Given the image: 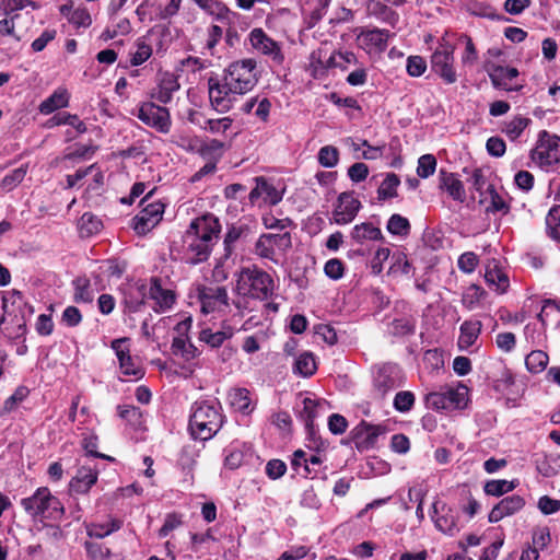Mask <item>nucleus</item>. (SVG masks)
Masks as SVG:
<instances>
[{
  "instance_id": "nucleus-1",
  "label": "nucleus",
  "mask_w": 560,
  "mask_h": 560,
  "mask_svg": "<svg viewBox=\"0 0 560 560\" xmlns=\"http://www.w3.org/2000/svg\"><path fill=\"white\" fill-rule=\"evenodd\" d=\"M221 224L211 213L196 218L183 236L184 259L190 265L206 261L219 240Z\"/></svg>"
},
{
  "instance_id": "nucleus-2",
  "label": "nucleus",
  "mask_w": 560,
  "mask_h": 560,
  "mask_svg": "<svg viewBox=\"0 0 560 560\" xmlns=\"http://www.w3.org/2000/svg\"><path fill=\"white\" fill-rule=\"evenodd\" d=\"M219 402L196 401L191 406L189 431L195 440L208 441L212 439L223 424Z\"/></svg>"
},
{
  "instance_id": "nucleus-3",
  "label": "nucleus",
  "mask_w": 560,
  "mask_h": 560,
  "mask_svg": "<svg viewBox=\"0 0 560 560\" xmlns=\"http://www.w3.org/2000/svg\"><path fill=\"white\" fill-rule=\"evenodd\" d=\"M236 291L240 295L268 300L273 293V280L269 273L256 266L246 267L237 275Z\"/></svg>"
},
{
  "instance_id": "nucleus-4",
  "label": "nucleus",
  "mask_w": 560,
  "mask_h": 560,
  "mask_svg": "<svg viewBox=\"0 0 560 560\" xmlns=\"http://www.w3.org/2000/svg\"><path fill=\"white\" fill-rule=\"evenodd\" d=\"M24 511L35 520H61L65 509L59 499L46 487L38 488L31 497L21 500Z\"/></svg>"
},
{
  "instance_id": "nucleus-5",
  "label": "nucleus",
  "mask_w": 560,
  "mask_h": 560,
  "mask_svg": "<svg viewBox=\"0 0 560 560\" xmlns=\"http://www.w3.org/2000/svg\"><path fill=\"white\" fill-rule=\"evenodd\" d=\"M224 75L229 84L234 88V92L242 95L255 88L259 79V70L256 60L248 58L232 62Z\"/></svg>"
},
{
  "instance_id": "nucleus-6",
  "label": "nucleus",
  "mask_w": 560,
  "mask_h": 560,
  "mask_svg": "<svg viewBox=\"0 0 560 560\" xmlns=\"http://www.w3.org/2000/svg\"><path fill=\"white\" fill-rule=\"evenodd\" d=\"M292 247V237L289 232L281 234L267 233L259 236L255 244V253L261 258L278 262L277 255H284Z\"/></svg>"
},
{
  "instance_id": "nucleus-7",
  "label": "nucleus",
  "mask_w": 560,
  "mask_h": 560,
  "mask_svg": "<svg viewBox=\"0 0 560 560\" xmlns=\"http://www.w3.org/2000/svg\"><path fill=\"white\" fill-rule=\"evenodd\" d=\"M151 192L148 194L142 200L143 208L132 219V228L139 235H144L154 229L162 220L164 213V203L161 201L148 202Z\"/></svg>"
},
{
  "instance_id": "nucleus-8",
  "label": "nucleus",
  "mask_w": 560,
  "mask_h": 560,
  "mask_svg": "<svg viewBox=\"0 0 560 560\" xmlns=\"http://www.w3.org/2000/svg\"><path fill=\"white\" fill-rule=\"evenodd\" d=\"M530 156L540 166L558 163L560 161V137L550 135L546 130L541 131Z\"/></svg>"
},
{
  "instance_id": "nucleus-9",
  "label": "nucleus",
  "mask_w": 560,
  "mask_h": 560,
  "mask_svg": "<svg viewBox=\"0 0 560 560\" xmlns=\"http://www.w3.org/2000/svg\"><path fill=\"white\" fill-rule=\"evenodd\" d=\"M208 93L211 106L219 113L229 112L235 100L234 88L229 84V80L224 75L221 82L218 78H209L208 80Z\"/></svg>"
},
{
  "instance_id": "nucleus-10",
  "label": "nucleus",
  "mask_w": 560,
  "mask_h": 560,
  "mask_svg": "<svg viewBox=\"0 0 560 560\" xmlns=\"http://www.w3.org/2000/svg\"><path fill=\"white\" fill-rule=\"evenodd\" d=\"M137 117L143 124L161 133H168L171 130L172 120L168 109L153 102L141 104Z\"/></svg>"
},
{
  "instance_id": "nucleus-11",
  "label": "nucleus",
  "mask_w": 560,
  "mask_h": 560,
  "mask_svg": "<svg viewBox=\"0 0 560 560\" xmlns=\"http://www.w3.org/2000/svg\"><path fill=\"white\" fill-rule=\"evenodd\" d=\"M197 295L205 314L223 312L229 307V294L225 287L200 285L197 289Z\"/></svg>"
},
{
  "instance_id": "nucleus-12",
  "label": "nucleus",
  "mask_w": 560,
  "mask_h": 560,
  "mask_svg": "<svg viewBox=\"0 0 560 560\" xmlns=\"http://www.w3.org/2000/svg\"><path fill=\"white\" fill-rule=\"evenodd\" d=\"M453 62L454 57L453 49L451 47H444L441 50H435L431 56L432 71H434L446 84H453L457 81Z\"/></svg>"
},
{
  "instance_id": "nucleus-13",
  "label": "nucleus",
  "mask_w": 560,
  "mask_h": 560,
  "mask_svg": "<svg viewBox=\"0 0 560 560\" xmlns=\"http://www.w3.org/2000/svg\"><path fill=\"white\" fill-rule=\"evenodd\" d=\"M360 208L361 202L355 198L353 191L341 192L332 212L335 222L340 225L352 222Z\"/></svg>"
},
{
  "instance_id": "nucleus-14",
  "label": "nucleus",
  "mask_w": 560,
  "mask_h": 560,
  "mask_svg": "<svg viewBox=\"0 0 560 560\" xmlns=\"http://www.w3.org/2000/svg\"><path fill=\"white\" fill-rule=\"evenodd\" d=\"M464 400V393L448 388L445 392H433L425 396V405L434 410L458 408Z\"/></svg>"
},
{
  "instance_id": "nucleus-15",
  "label": "nucleus",
  "mask_w": 560,
  "mask_h": 560,
  "mask_svg": "<svg viewBox=\"0 0 560 560\" xmlns=\"http://www.w3.org/2000/svg\"><path fill=\"white\" fill-rule=\"evenodd\" d=\"M180 89L177 77L168 71L156 74V86L151 92V97L162 104L172 101L173 94Z\"/></svg>"
},
{
  "instance_id": "nucleus-16",
  "label": "nucleus",
  "mask_w": 560,
  "mask_h": 560,
  "mask_svg": "<svg viewBox=\"0 0 560 560\" xmlns=\"http://www.w3.org/2000/svg\"><path fill=\"white\" fill-rule=\"evenodd\" d=\"M256 186L249 192V201L255 205L259 198L264 199L265 203L271 206L278 205L283 198V190L276 188L267 178L258 176L255 178Z\"/></svg>"
},
{
  "instance_id": "nucleus-17",
  "label": "nucleus",
  "mask_w": 560,
  "mask_h": 560,
  "mask_svg": "<svg viewBox=\"0 0 560 560\" xmlns=\"http://www.w3.org/2000/svg\"><path fill=\"white\" fill-rule=\"evenodd\" d=\"M249 42L256 50L271 57L276 62L281 63L283 61L279 45L268 37L261 28H254L249 33Z\"/></svg>"
},
{
  "instance_id": "nucleus-18",
  "label": "nucleus",
  "mask_w": 560,
  "mask_h": 560,
  "mask_svg": "<svg viewBox=\"0 0 560 560\" xmlns=\"http://www.w3.org/2000/svg\"><path fill=\"white\" fill-rule=\"evenodd\" d=\"M486 70L489 74L492 85L495 89L504 91H520L523 85H510L509 81L513 80L518 75L516 68L503 67L498 65L486 66Z\"/></svg>"
},
{
  "instance_id": "nucleus-19",
  "label": "nucleus",
  "mask_w": 560,
  "mask_h": 560,
  "mask_svg": "<svg viewBox=\"0 0 560 560\" xmlns=\"http://www.w3.org/2000/svg\"><path fill=\"white\" fill-rule=\"evenodd\" d=\"M525 505V500L518 494H512L502 499L493 506L489 513L488 520L490 523H498L505 516H510L518 512Z\"/></svg>"
},
{
  "instance_id": "nucleus-20",
  "label": "nucleus",
  "mask_w": 560,
  "mask_h": 560,
  "mask_svg": "<svg viewBox=\"0 0 560 560\" xmlns=\"http://www.w3.org/2000/svg\"><path fill=\"white\" fill-rule=\"evenodd\" d=\"M432 509L434 514L438 515L432 516V518L439 530L451 536L458 532L456 525V516L453 511L446 506L445 503L435 501L432 504Z\"/></svg>"
},
{
  "instance_id": "nucleus-21",
  "label": "nucleus",
  "mask_w": 560,
  "mask_h": 560,
  "mask_svg": "<svg viewBox=\"0 0 560 560\" xmlns=\"http://www.w3.org/2000/svg\"><path fill=\"white\" fill-rule=\"evenodd\" d=\"M112 348L118 358L122 374L132 375L137 380L143 376L142 370L136 366L131 360L129 349L127 348L126 345V339H115L112 342Z\"/></svg>"
},
{
  "instance_id": "nucleus-22",
  "label": "nucleus",
  "mask_w": 560,
  "mask_h": 560,
  "mask_svg": "<svg viewBox=\"0 0 560 560\" xmlns=\"http://www.w3.org/2000/svg\"><path fill=\"white\" fill-rule=\"evenodd\" d=\"M358 43L370 56H380L385 47L384 34L378 28L361 31Z\"/></svg>"
},
{
  "instance_id": "nucleus-23",
  "label": "nucleus",
  "mask_w": 560,
  "mask_h": 560,
  "mask_svg": "<svg viewBox=\"0 0 560 560\" xmlns=\"http://www.w3.org/2000/svg\"><path fill=\"white\" fill-rule=\"evenodd\" d=\"M302 407L298 406L296 411L300 420L304 423L310 436L315 434L314 419L318 416L319 401L310 397H304L301 401Z\"/></svg>"
},
{
  "instance_id": "nucleus-24",
  "label": "nucleus",
  "mask_w": 560,
  "mask_h": 560,
  "mask_svg": "<svg viewBox=\"0 0 560 560\" xmlns=\"http://www.w3.org/2000/svg\"><path fill=\"white\" fill-rule=\"evenodd\" d=\"M97 481V471L90 467H80L70 481V490L77 493H86Z\"/></svg>"
},
{
  "instance_id": "nucleus-25",
  "label": "nucleus",
  "mask_w": 560,
  "mask_h": 560,
  "mask_svg": "<svg viewBox=\"0 0 560 560\" xmlns=\"http://www.w3.org/2000/svg\"><path fill=\"white\" fill-rule=\"evenodd\" d=\"M149 296L159 306V311H165L170 308L175 302V295L171 290L163 289L159 278H152ZM158 311V308H155Z\"/></svg>"
},
{
  "instance_id": "nucleus-26",
  "label": "nucleus",
  "mask_w": 560,
  "mask_h": 560,
  "mask_svg": "<svg viewBox=\"0 0 560 560\" xmlns=\"http://www.w3.org/2000/svg\"><path fill=\"white\" fill-rule=\"evenodd\" d=\"M413 273V267L408 260L407 255L396 252L390 257V266L387 269V276L394 279L410 278Z\"/></svg>"
},
{
  "instance_id": "nucleus-27",
  "label": "nucleus",
  "mask_w": 560,
  "mask_h": 560,
  "mask_svg": "<svg viewBox=\"0 0 560 560\" xmlns=\"http://www.w3.org/2000/svg\"><path fill=\"white\" fill-rule=\"evenodd\" d=\"M70 95L63 88H59L54 93L44 100L38 107V110L43 115H49L57 109L65 108L69 105Z\"/></svg>"
},
{
  "instance_id": "nucleus-28",
  "label": "nucleus",
  "mask_w": 560,
  "mask_h": 560,
  "mask_svg": "<svg viewBox=\"0 0 560 560\" xmlns=\"http://www.w3.org/2000/svg\"><path fill=\"white\" fill-rule=\"evenodd\" d=\"M481 327L482 324L479 320H465L460 325L457 342L460 350H466L476 342L481 332Z\"/></svg>"
},
{
  "instance_id": "nucleus-29",
  "label": "nucleus",
  "mask_w": 560,
  "mask_h": 560,
  "mask_svg": "<svg viewBox=\"0 0 560 560\" xmlns=\"http://www.w3.org/2000/svg\"><path fill=\"white\" fill-rule=\"evenodd\" d=\"M351 237L357 243H363L365 241H378L383 238V233L380 226V222L374 224L373 222H363L353 226Z\"/></svg>"
},
{
  "instance_id": "nucleus-30",
  "label": "nucleus",
  "mask_w": 560,
  "mask_h": 560,
  "mask_svg": "<svg viewBox=\"0 0 560 560\" xmlns=\"http://www.w3.org/2000/svg\"><path fill=\"white\" fill-rule=\"evenodd\" d=\"M440 187L445 189L454 200L463 202L466 198L463 183L453 173L440 172Z\"/></svg>"
},
{
  "instance_id": "nucleus-31",
  "label": "nucleus",
  "mask_w": 560,
  "mask_h": 560,
  "mask_svg": "<svg viewBox=\"0 0 560 560\" xmlns=\"http://www.w3.org/2000/svg\"><path fill=\"white\" fill-rule=\"evenodd\" d=\"M355 438L358 440V444L364 448L374 447L377 442L380 434H382L383 429L381 425H373L362 421L359 427H357Z\"/></svg>"
},
{
  "instance_id": "nucleus-32",
  "label": "nucleus",
  "mask_w": 560,
  "mask_h": 560,
  "mask_svg": "<svg viewBox=\"0 0 560 560\" xmlns=\"http://www.w3.org/2000/svg\"><path fill=\"white\" fill-rule=\"evenodd\" d=\"M233 335V327L223 326L222 329L218 331H212L210 328L202 329L200 331L199 339L211 348H219L224 343L225 340L231 339Z\"/></svg>"
},
{
  "instance_id": "nucleus-33",
  "label": "nucleus",
  "mask_w": 560,
  "mask_h": 560,
  "mask_svg": "<svg viewBox=\"0 0 560 560\" xmlns=\"http://www.w3.org/2000/svg\"><path fill=\"white\" fill-rule=\"evenodd\" d=\"M205 13L219 22H231L233 12L219 0H205L199 7Z\"/></svg>"
},
{
  "instance_id": "nucleus-34",
  "label": "nucleus",
  "mask_w": 560,
  "mask_h": 560,
  "mask_svg": "<svg viewBox=\"0 0 560 560\" xmlns=\"http://www.w3.org/2000/svg\"><path fill=\"white\" fill-rule=\"evenodd\" d=\"M172 353L185 361H190L198 355V349L190 342L186 336H177L173 338L171 346Z\"/></svg>"
},
{
  "instance_id": "nucleus-35",
  "label": "nucleus",
  "mask_w": 560,
  "mask_h": 560,
  "mask_svg": "<svg viewBox=\"0 0 560 560\" xmlns=\"http://www.w3.org/2000/svg\"><path fill=\"white\" fill-rule=\"evenodd\" d=\"M74 289L73 301L75 303H92L94 300V291L91 282L86 277H78L72 281Z\"/></svg>"
},
{
  "instance_id": "nucleus-36",
  "label": "nucleus",
  "mask_w": 560,
  "mask_h": 560,
  "mask_svg": "<svg viewBox=\"0 0 560 560\" xmlns=\"http://www.w3.org/2000/svg\"><path fill=\"white\" fill-rule=\"evenodd\" d=\"M317 370L314 354L310 351L302 352L294 362L293 372L302 377L312 376Z\"/></svg>"
},
{
  "instance_id": "nucleus-37",
  "label": "nucleus",
  "mask_w": 560,
  "mask_h": 560,
  "mask_svg": "<svg viewBox=\"0 0 560 560\" xmlns=\"http://www.w3.org/2000/svg\"><path fill=\"white\" fill-rule=\"evenodd\" d=\"M410 230L409 220L400 214L395 213L387 220V232L393 235L405 238L410 234Z\"/></svg>"
},
{
  "instance_id": "nucleus-38",
  "label": "nucleus",
  "mask_w": 560,
  "mask_h": 560,
  "mask_svg": "<svg viewBox=\"0 0 560 560\" xmlns=\"http://www.w3.org/2000/svg\"><path fill=\"white\" fill-rule=\"evenodd\" d=\"M248 395L249 392L246 388H235L231 390L229 394L231 406L237 411L249 413L253 408H250V400Z\"/></svg>"
},
{
  "instance_id": "nucleus-39",
  "label": "nucleus",
  "mask_w": 560,
  "mask_h": 560,
  "mask_svg": "<svg viewBox=\"0 0 560 560\" xmlns=\"http://www.w3.org/2000/svg\"><path fill=\"white\" fill-rule=\"evenodd\" d=\"M48 125L50 127L68 125L73 127L79 133H84L86 131V125L79 119L77 115H72L69 113L57 114L48 120Z\"/></svg>"
},
{
  "instance_id": "nucleus-40",
  "label": "nucleus",
  "mask_w": 560,
  "mask_h": 560,
  "mask_svg": "<svg viewBox=\"0 0 560 560\" xmlns=\"http://www.w3.org/2000/svg\"><path fill=\"white\" fill-rule=\"evenodd\" d=\"M485 280L490 287H494L498 293H504L509 288L508 276L499 270L497 267L487 268L485 273Z\"/></svg>"
},
{
  "instance_id": "nucleus-41",
  "label": "nucleus",
  "mask_w": 560,
  "mask_h": 560,
  "mask_svg": "<svg viewBox=\"0 0 560 560\" xmlns=\"http://www.w3.org/2000/svg\"><path fill=\"white\" fill-rule=\"evenodd\" d=\"M517 486L516 480H489L485 483L483 491L488 495L501 497L512 490H514Z\"/></svg>"
},
{
  "instance_id": "nucleus-42",
  "label": "nucleus",
  "mask_w": 560,
  "mask_h": 560,
  "mask_svg": "<svg viewBox=\"0 0 560 560\" xmlns=\"http://www.w3.org/2000/svg\"><path fill=\"white\" fill-rule=\"evenodd\" d=\"M103 223L98 217L91 212H85L79 220V229L82 236H91L101 231Z\"/></svg>"
},
{
  "instance_id": "nucleus-43",
  "label": "nucleus",
  "mask_w": 560,
  "mask_h": 560,
  "mask_svg": "<svg viewBox=\"0 0 560 560\" xmlns=\"http://www.w3.org/2000/svg\"><path fill=\"white\" fill-rule=\"evenodd\" d=\"M358 58L351 51H337L328 57V66L339 68L342 71L349 70L350 66L357 65Z\"/></svg>"
},
{
  "instance_id": "nucleus-44",
  "label": "nucleus",
  "mask_w": 560,
  "mask_h": 560,
  "mask_svg": "<svg viewBox=\"0 0 560 560\" xmlns=\"http://www.w3.org/2000/svg\"><path fill=\"white\" fill-rule=\"evenodd\" d=\"M121 527V522L112 520L106 524H91L86 527V533L90 537L104 538Z\"/></svg>"
},
{
  "instance_id": "nucleus-45",
  "label": "nucleus",
  "mask_w": 560,
  "mask_h": 560,
  "mask_svg": "<svg viewBox=\"0 0 560 560\" xmlns=\"http://www.w3.org/2000/svg\"><path fill=\"white\" fill-rule=\"evenodd\" d=\"M548 355L541 350L532 351L525 359L526 368L532 373L542 372L548 364Z\"/></svg>"
},
{
  "instance_id": "nucleus-46",
  "label": "nucleus",
  "mask_w": 560,
  "mask_h": 560,
  "mask_svg": "<svg viewBox=\"0 0 560 560\" xmlns=\"http://www.w3.org/2000/svg\"><path fill=\"white\" fill-rule=\"evenodd\" d=\"M485 295V290L477 284L469 285L463 293L462 303L467 310H474Z\"/></svg>"
},
{
  "instance_id": "nucleus-47",
  "label": "nucleus",
  "mask_w": 560,
  "mask_h": 560,
  "mask_svg": "<svg viewBox=\"0 0 560 560\" xmlns=\"http://www.w3.org/2000/svg\"><path fill=\"white\" fill-rule=\"evenodd\" d=\"M136 51L130 52L131 66H140L144 63L152 55V48L143 38H139L136 43Z\"/></svg>"
},
{
  "instance_id": "nucleus-48",
  "label": "nucleus",
  "mask_w": 560,
  "mask_h": 560,
  "mask_svg": "<svg viewBox=\"0 0 560 560\" xmlns=\"http://www.w3.org/2000/svg\"><path fill=\"white\" fill-rule=\"evenodd\" d=\"M415 331V320L411 316L395 318L392 323V334L398 337L412 335Z\"/></svg>"
},
{
  "instance_id": "nucleus-49",
  "label": "nucleus",
  "mask_w": 560,
  "mask_h": 560,
  "mask_svg": "<svg viewBox=\"0 0 560 560\" xmlns=\"http://www.w3.org/2000/svg\"><path fill=\"white\" fill-rule=\"evenodd\" d=\"M26 173L27 166L21 165L3 177L1 187L7 191H11L24 179Z\"/></svg>"
},
{
  "instance_id": "nucleus-50",
  "label": "nucleus",
  "mask_w": 560,
  "mask_h": 560,
  "mask_svg": "<svg viewBox=\"0 0 560 560\" xmlns=\"http://www.w3.org/2000/svg\"><path fill=\"white\" fill-rule=\"evenodd\" d=\"M25 304L22 293L18 290L8 291L2 296V310L5 314H11L15 307L20 308Z\"/></svg>"
},
{
  "instance_id": "nucleus-51",
  "label": "nucleus",
  "mask_w": 560,
  "mask_h": 560,
  "mask_svg": "<svg viewBox=\"0 0 560 560\" xmlns=\"http://www.w3.org/2000/svg\"><path fill=\"white\" fill-rule=\"evenodd\" d=\"M529 122V118L516 116L505 125L504 132L511 140H515L522 135Z\"/></svg>"
},
{
  "instance_id": "nucleus-52",
  "label": "nucleus",
  "mask_w": 560,
  "mask_h": 560,
  "mask_svg": "<svg viewBox=\"0 0 560 560\" xmlns=\"http://www.w3.org/2000/svg\"><path fill=\"white\" fill-rule=\"evenodd\" d=\"M546 225L549 235L555 240H560V206H555L549 210Z\"/></svg>"
},
{
  "instance_id": "nucleus-53",
  "label": "nucleus",
  "mask_w": 560,
  "mask_h": 560,
  "mask_svg": "<svg viewBox=\"0 0 560 560\" xmlns=\"http://www.w3.org/2000/svg\"><path fill=\"white\" fill-rule=\"evenodd\" d=\"M415 395L409 390L398 392L393 400L394 408L399 412H408L415 405Z\"/></svg>"
},
{
  "instance_id": "nucleus-54",
  "label": "nucleus",
  "mask_w": 560,
  "mask_h": 560,
  "mask_svg": "<svg viewBox=\"0 0 560 560\" xmlns=\"http://www.w3.org/2000/svg\"><path fill=\"white\" fill-rule=\"evenodd\" d=\"M339 160L338 149L334 145H325L318 152V163L327 168L337 165Z\"/></svg>"
},
{
  "instance_id": "nucleus-55",
  "label": "nucleus",
  "mask_w": 560,
  "mask_h": 560,
  "mask_svg": "<svg viewBox=\"0 0 560 560\" xmlns=\"http://www.w3.org/2000/svg\"><path fill=\"white\" fill-rule=\"evenodd\" d=\"M323 49L315 50L311 54V69L314 78L323 77L328 69L331 67L328 66V59L326 61L323 60Z\"/></svg>"
},
{
  "instance_id": "nucleus-56",
  "label": "nucleus",
  "mask_w": 560,
  "mask_h": 560,
  "mask_svg": "<svg viewBox=\"0 0 560 560\" xmlns=\"http://www.w3.org/2000/svg\"><path fill=\"white\" fill-rule=\"evenodd\" d=\"M436 168V159L432 154H424L419 158L417 174L421 178H428Z\"/></svg>"
},
{
  "instance_id": "nucleus-57",
  "label": "nucleus",
  "mask_w": 560,
  "mask_h": 560,
  "mask_svg": "<svg viewBox=\"0 0 560 560\" xmlns=\"http://www.w3.org/2000/svg\"><path fill=\"white\" fill-rule=\"evenodd\" d=\"M118 416L132 425L141 423L142 412L140 408L131 405L118 406Z\"/></svg>"
},
{
  "instance_id": "nucleus-58",
  "label": "nucleus",
  "mask_w": 560,
  "mask_h": 560,
  "mask_svg": "<svg viewBox=\"0 0 560 560\" xmlns=\"http://www.w3.org/2000/svg\"><path fill=\"white\" fill-rule=\"evenodd\" d=\"M487 194L490 197V206L487 208V211H502L503 213H508L510 210L506 201L499 195V192L494 189L492 185L487 187Z\"/></svg>"
},
{
  "instance_id": "nucleus-59",
  "label": "nucleus",
  "mask_w": 560,
  "mask_h": 560,
  "mask_svg": "<svg viewBox=\"0 0 560 560\" xmlns=\"http://www.w3.org/2000/svg\"><path fill=\"white\" fill-rule=\"evenodd\" d=\"M28 395V389L24 386L18 387L14 393L8 397L3 404V411L9 413L15 409V407L22 402Z\"/></svg>"
},
{
  "instance_id": "nucleus-60",
  "label": "nucleus",
  "mask_w": 560,
  "mask_h": 560,
  "mask_svg": "<svg viewBox=\"0 0 560 560\" xmlns=\"http://www.w3.org/2000/svg\"><path fill=\"white\" fill-rule=\"evenodd\" d=\"M406 70L410 77H420L427 70V62L421 56H410L407 59Z\"/></svg>"
},
{
  "instance_id": "nucleus-61",
  "label": "nucleus",
  "mask_w": 560,
  "mask_h": 560,
  "mask_svg": "<svg viewBox=\"0 0 560 560\" xmlns=\"http://www.w3.org/2000/svg\"><path fill=\"white\" fill-rule=\"evenodd\" d=\"M69 23L77 27H89L92 23V19L85 8H77L69 16Z\"/></svg>"
},
{
  "instance_id": "nucleus-62",
  "label": "nucleus",
  "mask_w": 560,
  "mask_h": 560,
  "mask_svg": "<svg viewBox=\"0 0 560 560\" xmlns=\"http://www.w3.org/2000/svg\"><path fill=\"white\" fill-rule=\"evenodd\" d=\"M232 125L230 117L220 119H206L203 128L212 133H224Z\"/></svg>"
},
{
  "instance_id": "nucleus-63",
  "label": "nucleus",
  "mask_w": 560,
  "mask_h": 560,
  "mask_svg": "<svg viewBox=\"0 0 560 560\" xmlns=\"http://www.w3.org/2000/svg\"><path fill=\"white\" fill-rule=\"evenodd\" d=\"M369 175V167L362 162H357L348 168V176L354 183L364 180Z\"/></svg>"
},
{
  "instance_id": "nucleus-64",
  "label": "nucleus",
  "mask_w": 560,
  "mask_h": 560,
  "mask_svg": "<svg viewBox=\"0 0 560 560\" xmlns=\"http://www.w3.org/2000/svg\"><path fill=\"white\" fill-rule=\"evenodd\" d=\"M538 509L545 515H549L560 511V500L552 499L548 495H542L538 500Z\"/></svg>"
}]
</instances>
